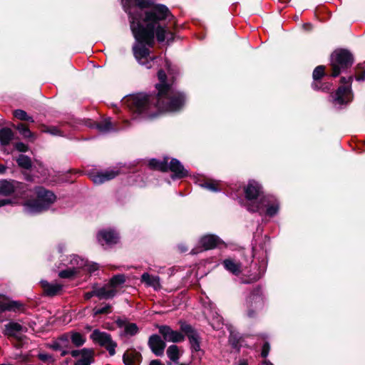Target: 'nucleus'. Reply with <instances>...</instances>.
Listing matches in <instances>:
<instances>
[{
	"label": "nucleus",
	"instance_id": "1",
	"mask_svg": "<svg viewBox=\"0 0 365 365\" xmlns=\"http://www.w3.org/2000/svg\"><path fill=\"white\" fill-rule=\"evenodd\" d=\"M122 3L130 15V28L139 43L153 46L155 34L158 41L165 40L166 31L160 25V21L172 16L165 6L156 5L143 14L142 9L152 7L153 1L122 0Z\"/></svg>",
	"mask_w": 365,
	"mask_h": 365
},
{
	"label": "nucleus",
	"instance_id": "2",
	"mask_svg": "<svg viewBox=\"0 0 365 365\" xmlns=\"http://www.w3.org/2000/svg\"><path fill=\"white\" fill-rule=\"evenodd\" d=\"M158 76L160 83L156 85V96L139 93L129 95L123 99L124 104L133 114L152 119L163 111H175L182 107L183 95L176 91L172 83L167 81L163 71L160 70Z\"/></svg>",
	"mask_w": 365,
	"mask_h": 365
},
{
	"label": "nucleus",
	"instance_id": "3",
	"mask_svg": "<svg viewBox=\"0 0 365 365\" xmlns=\"http://www.w3.org/2000/svg\"><path fill=\"white\" fill-rule=\"evenodd\" d=\"M245 316L258 320L265 313V297L260 285L254 287L245 299Z\"/></svg>",
	"mask_w": 365,
	"mask_h": 365
},
{
	"label": "nucleus",
	"instance_id": "4",
	"mask_svg": "<svg viewBox=\"0 0 365 365\" xmlns=\"http://www.w3.org/2000/svg\"><path fill=\"white\" fill-rule=\"evenodd\" d=\"M37 198L28 200L24 204L25 211L28 213L40 212L48 209L53 204L56 197L51 191L43 187H38L36 190Z\"/></svg>",
	"mask_w": 365,
	"mask_h": 365
},
{
	"label": "nucleus",
	"instance_id": "5",
	"mask_svg": "<svg viewBox=\"0 0 365 365\" xmlns=\"http://www.w3.org/2000/svg\"><path fill=\"white\" fill-rule=\"evenodd\" d=\"M66 261H68L65 264L67 268L61 270L59 274H76L81 270L91 273L98 269L96 263L88 262L77 255H71Z\"/></svg>",
	"mask_w": 365,
	"mask_h": 365
},
{
	"label": "nucleus",
	"instance_id": "6",
	"mask_svg": "<svg viewBox=\"0 0 365 365\" xmlns=\"http://www.w3.org/2000/svg\"><path fill=\"white\" fill-rule=\"evenodd\" d=\"M180 330L187 336L192 353H204L201 349L202 338L197 330L185 321L180 320L178 322Z\"/></svg>",
	"mask_w": 365,
	"mask_h": 365
},
{
	"label": "nucleus",
	"instance_id": "7",
	"mask_svg": "<svg viewBox=\"0 0 365 365\" xmlns=\"http://www.w3.org/2000/svg\"><path fill=\"white\" fill-rule=\"evenodd\" d=\"M352 56L347 51H335L331 54V76L334 77L339 76L341 70L346 68L352 64Z\"/></svg>",
	"mask_w": 365,
	"mask_h": 365
},
{
	"label": "nucleus",
	"instance_id": "8",
	"mask_svg": "<svg viewBox=\"0 0 365 365\" xmlns=\"http://www.w3.org/2000/svg\"><path fill=\"white\" fill-rule=\"evenodd\" d=\"M248 210L259 212L260 215L265 210L267 215L273 216L279 210V204L275 201H272L269 197H263L259 200V202L250 204Z\"/></svg>",
	"mask_w": 365,
	"mask_h": 365
},
{
	"label": "nucleus",
	"instance_id": "9",
	"mask_svg": "<svg viewBox=\"0 0 365 365\" xmlns=\"http://www.w3.org/2000/svg\"><path fill=\"white\" fill-rule=\"evenodd\" d=\"M222 244V241L216 235H207L202 237L199 241L200 247L192 250V254H197L202 250H212Z\"/></svg>",
	"mask_w": 365,
	"mask_h": 365
},
{
	"label": "nucleus",
	"instance_id": "10",
	"mask_svg": "<svg viewBox=\"0 0 365 365\" xmlns=\"http://www.w3.org/2000/svg\"><path fill=\"white\" fill-rule=\"evenodd\" d=\"M158 329L165 341L180 343L185 340V335L181 331L173 330L168 325L159 326Z\"/></svg>",
	"mask_w": 365,
	"mask_h": 365
},
{
	"label": "nucleus",
	"instance_id": "11",
	"mask_svg": "<svg viewBox=\"0 0 365 365\" xmlns=\"http://www.w3.org/2000/svg\"><path fill=\"white\" fill-rule=\"evenodd\" d=\"M351 80V77H349L348 79L344 77L341 78V82L344 85L340 86L338 88L334 98L335 101H336L339 104H342L351 100L352 95L350 88Z\"/></svg>",
	"mask_w": 365,
	"mask_h": 365
},
{
	"label": "nucleus",
	"instance_id": "12",
	"mask_svg": "<svg viewBox=\"0 0 365 365\" xmlns=\"http://www.w3.org/2000/svg\"><path fill=\"white\" fill-rule=\"evenodd\" d=\"M135 57L138 62L145 66L147 68H150L154 63L155 58L150 56L149 50L143 45H138L133 48Z\"/></svg>",
	"mask_w": 365,
	"mask_h": 365
},
{
	"label": "nucleus",
	"instance_id": "13",
	"mask_svg": "<svg viewBox=\"0 0 365 365\" xmlns=\"http://www.w3.org/2000/svg\"><path fill=\"white\" fill-rule=\"evenodd\" d=\"M148 346L156 356H162L164 354L166 343L163 338L162 339L158 334H154L149 336Z\"/></svg>",
	"mask_w": 365,
	"mask_h": 365
},
{
	"label": "nucleus",
	"instance_id": "14",
	"mask_svg": "<svg viewBox=\"0 0 365 365\" xmlns=\"http://www.w3.org/2000/svg\"><path fill=\"white\" fill-rule=\"evenodd\" d=\"M120 174L118 169L114 168L103 172H93L90 173V178L95 184H102L106 181L113 180Z\"/></svg>",
	"mask_w": 365,
	"mask_h": 365
},
{
	"label": "nucleus",
	"instance_id": "15",
	"mask_svg": "<svg viewBox=\"0 0 365 365\" xmlns=\"http://www.w3.org/2000/svg\"><path fill=\"white\" fill-rule=\"evenodd\" d=\"M244 192L246 199L250 201L247 205L248 207L250 204L259 202V200H256L262 192V187L257 182L251 180L244 187Z\"/></svg>",
	"mask_w": 365,
	"mask_h": 365
},
{
	"label": "nucleus",
	"instance_id": "16",
	"mask_svg": "<svg viewBox=\"0 0 365 365\" xmlns=\"http://www.w3.org/2000/svg\"><path fill=\"white\" fill-rule=\"evenodd\" d=\"M43 295L48 297H53L60 295L63 291V284L59 283L48 282L46 280L40 282Z\"/></svg>",
	"mask_w": 365,
	"mask_h": 365
},
{
	"label": "nucleus",
	"instance_id": "17",
	"mask_svg": "<svg viewBox=\"0 0 365 365\" xmlns=\"http://www.w3.org/2000/svg\"><path fill=\"white\" fill-rule=\"evenodd\" d=\"M122 359L125 365H140L143 356L135 348H130L124 352Z\"/></svg>",
	"mask_w": 365,
	"mask_h": 365
},
{
	"label": "nucleus",
	"instance_id": "18",
	"mask_svg": "<svg viewBox=\"0 0 365 365\" xmlns=\"http://www.w3.org/2000/svg\"><path fill=\"white\" fill-rule=\"evenodd\" d=\"M115 322L118 327H124V334L127 336H135L139 331L138 325L135 323H130L125 317H118Z\"/></svg>",
	"mask_w": 365,
	"mask_h": 365
},
{
	"label": "nucleus",
	"instance_id": "19",
	"mask_svg": "<svg viewBox=\"0 0 365 365\" xmlns=\"http://www.w3.org/2000/svg\"><path fill=\"white\" fill-rule=\"evenodd\" d=\"M98 241L102 244L112 245L118 242V234L113 230H102L98 235Z\"/></svg>",
	"mask_w": 365,
	"mask_h": 365
},
{
	"label": "nucleus",
	"instance_id": "20",
	"mask_svg": "<svg viewBox=\"0 0 365 365\" xmlns=\"http://www.w3.org/2000/svg\"><path fill=\"white\" fill-rule=\"evenodd\" d=\"M245 342V337L238 331L231 330L228 336V344L232 349L240 353Z\"/></svg>",
	"mask_w": 365,
	"mask_h": 365
},
{
	"label": "nucleus",
	"instance_id": "21",
	"mask_svg": "<svg viewBox=\"0 0 365 365\" xmlns=\"http://www.w3.org/2000/svg\"><path fill=\"white\" fill-rule=\"evenodd\" d=\"M25 304L20 301L9 300L8 302H0V310L1 312H25Z\"/></svg>",
	"mask_w": 365,
	"mask_h": 365
},
{
	"label": "nucleus",
	"instance_id": "22",
	"mask_svg": "<svg viewBox=\"0 0 365 365\" xmlns=\"http://www.w3.org/2000/svg\"><path fill=\"white\" fill-rule=\"evenodd\" d=\"M95 287L96 297L99 299H110L115 297V292L113 289H110L107 284L103 287H98V284H93Z\"/></svg>",
	"mask_w": 365,
	"mask_h": 365
},
{
	"label": "nucleus",
	"instance_id": "23",
	"mask_svg": "<svg viewBox=\"0 0 365 365\" xmlns=\"http://www.w3.org/2000/svg\"><path fill=\"white\" fill-rule=\"evenodd\" d=\"M168 170L173 173L175 176L178 178H182L187 175V171L184 168L180 161L176 159L171 160L169 165H168Z\"/></svg>",
	"mask_w": 365,
	"mask_h": 365
},
{
	"label": "nucleus",
	"instance_id": "24",
	"mask_svg": "<svg viewBox=\"0 0 365 365\" xmlns=\"http://www.w3.org/2000/svg\"><path fill=\"white\" fill-rule=\"evenodd\" d=\"M91 339L100 346H106L112 339L111 335L107 332L101 331L98 329H95L91 334Z\"/></svg>",
	"mask_w": 365,
	"mask_h": 365
},
{
	"label": "nucleus",
	"instance_id": "25",
	"mask_svg": "<svg viewBox=\"0 0 365 365\" xmlns=\"http://www.w3.org/2000/svg\"><path fill=\"white\" fill-rule=\"evenodd\" d=\"M94 354L93 349H82L81 358L77 360L74 365H91L94 361Z\"/></svg>",
	"mask_w": 365,
	"mask_h": 365
},
{
	"label": "nucleus",
	"instance_id": "26",
	"mask_svg": "<svg viewBox=\"0 0 365 365\" xmlns=\"http://www.w3.org/2000/svg\"><path fill=\"white\" fill-rule=\"evenodd\" d=\"M158 275H141L140 282L148 287H152L155 290L161 289V284Z\"/></svg>",
	"mask_w": 365,
	"mask_h": 365
},
{
	"label": "nucleus",
	"instance_id": "27",
	"mask_svg": "<svg viewBox=\"0 0 365 365\" xmlns=\"http://www.w3.org/2000/svg\"><path fill=\"white\" fill-rule=\"evenodd\" d=\"M125 282V275H113V277L109 279L107 286H108L110 289H113L116 295L118 289L121 287Z\"/></svg>",
	"mask_w": 365,
	"mask_h": 365
},
{
	"label": "nucleus",
	"instance_id": "28",
	"mask_svg": "<svg viewBox=\"0 0 365 365\" xmlns=\"http://www.w3.org/2000/svg\"><path fill=\"white\" fill-rule=\"evenodd\" d=\"M17 184V182L14 181H0V195L6 196L12 194L15 191Z\"/></svg>",
	"mask_w": 365,
	"mask_h": 365
},
{
	"label": "nucleus",
	"instance_id": "29",
	"mask_svg": "<svg viewBox=\"0 0 365 365\" xmlns=\"http://www.w3.org/2000/svg\"><path fill=\"white\" fill-rule=\"evenodd\" d=\"M222 264L227 271L233 274L241 272L242 264L239 261L235 259H226L223 261Z\"/></svg>",
	"mask_w": 365,
	"mask_h": 365
},
{
	"label": "nucleus",
	"instance_id": "30",
	"mask_svg": "<svg viewBox=\"0 0 365 365\" xmlns=\"http://www.w3.org/2000/svg\"><path fill=\"white\" fill-rule=\"evenodd\" d=\"M6 334L9 336H15L16 333L23 331V326L15 322H10L5 325Z\"/></svg>",
	"mask_w": 365,
	"mask_h": 365
},
{
	"label": "nucleus",
	"instance_id": "31",
	"mask_svg": "<svg viewBox=\"0 0 365 365\" xmlns=\"http://www.w3.org/2000/svg\"><path fill=\"white\" fill-rule=\"evenodd\" d=\"M13 132L10 128H4L0 130V142L2 145H9L13 138Z\"/></svg>",
	"mask_w": 365,
	"mask_h": 365
},
{
	"label": "nucleus",
	"instance_id": "32",
	"mask_svg": "<svg viewBox=\"0 0 365 365\" xmlns=\"http://www.w3.org/2000/svg\"><path fill=\"white\" fill-rule=\"evenodd\" d=\"M168 357L174 363H177L180 358L179 348L177 345H170L166 351Z\"/></svg>",
	"mask_w": 365,
	"mask_h": 365
},
{
	"label": "nucleus",
	"instance_id": "33",
	"mask_svg": "<svg viewBox=\"0 0 365 365\" xmlns=\"http://www.w3.org/2000/svg\"><path fill=\"white\" fill-rule=\"evenodd\" d=\"M16 129L19 131V133L24 136L25 138H29L31 140H34L36 139V135L33 133L29 128V127L24 124L19 123L16 126Z\"/></svg>",
	"mask_w": 365,
	"mask_h": 365
},
{
	"label": "nucleus",
	"instance_id": "34",
	"mask_svg": "<svg viewBox=\"0 0 365 365\" xmlns=\"http://www.w3.org/2000/svg\"><path fill=\"white\" fill-rule=\"evenodd\" d=\"M71 342L77 347L83 346L86 342V338L84 336L77 331L71 332Z\"/></svg>",
	"mask_w": 365,
	"mask_h": 365
},
{
	"label": "nucleus",
	"instance_id": "35",
	"mask_svg": "<svg viewBox=\"0 0 365 365\" xmlns=\"http://www.w3.org/2000/svg\"><path fill=\"white\" fill-rule=\"evenodd\" d=\"M149 165L153 169L159 170L163 172L168 170L167 160L158 161L153 159L149 162Z\"/></svg>",
	"mask_w": 365,
	"mask_h": 365
},
{
	"label": "nucleus",
	"instance_id": "36",
	"mask_svg": "<svg viewBox=\"0 0 365 365\" xmlns=\"http://www.w3.org/2000/svg\"><path fill=\"white\" fill-rule=\"evenodd\" d=\"M93 317L101 314H108L113 312V307L110 304H106L103 307L97 308L95 307L93 309Z\"/></svg>",
	"mask_w": 365,
	"mask_h": 365
},
{
	"label": "nucleus",
	"instance_id": "37",
	"mask_svg": "<svg viewBox=\"0 0 365 365\" xmlns=\"http://www.w3.org/2000/svg\"><path fill=\"white\" fill-rule=\"evenodd\" d=\"M260 275H241L239 278L240 284H252L259 279Z\"/></svg>",
	"mask_w": 365,
	"mask_h": 365
},
{
	"label": "nucleus",
	"instance_id": "38",
	"mask_svg": "<svg viewBox=\"0 0 365 365\" xmlns=\"http://www.w3.org/2000/svg\"><path fill=\"white\" fill-rule=\"evenodd\" d=\"M97 128L101 132L103 133L113 130L110 119H105L103 121L98 124Z\"/></svg>",
	"mask_w": 365,
	"mask_h": 365
},
{
	"label": "nucleus",
	"instance_id": "39",
	"mask_svg": "<svg viewBox=\"0 0 365 365\" xmlns=\"http://www.w3.org/2000/svg\"><path fill=\"white\" fill-rule=\"evenodd\" d=\"M18 165L25 169H29L31 166V162L29 157L21 155L16 160Z\"/></svg>",
	"mask_w": 365,
	"mask_h": 365
},
{
	"label": "nucleus",
	"instance_id": "40",
	"mask_svg": "<svg viewBox=\"0 0 365 365\" xmlns=\"http://www.w3.org/2000/svg\"><path fill=\"white\" fill-rule=\"evenodd\" d=\"M14 115L16 118H18L21 120H28V121L34 122L33 118L31 116H29L27 115V113L23 110L18 109V110H14Z\"/></svg>",
	"mask_w": 365,
	"mask_h": 365
},
{
	"label": "nucleus",
	"instance_id": "41",
	"mask_svg": "<svg viewBox=\"0 0 365 365\" xmlns=\"http://www.w3.org/2000/svg\"><path fill=\"white\" fill-rule=\"evenodd\" d=\"M103 347L106 349L110 356H113L115 354L117 343L111 339L110 341L108 344H106V346H103Z\"/></svg>",
	"mask_w": 365,
	"mask_h": 365
},
{
	"label": "nucleus",
	"instance_id": "42",
	"mask_svg": "<svg viewBox=\"0 0 365 365\" xmlns=\"http://www.w3.org/2000/svg\"><path fill=\"white\" fill-rule=\"evenodd\" d=\"M324 74V67L323 66H317L313 71V78L314 80L320 79Z\"/></svg>",
	"mask_w": 365,
	"mask_h": 365
},
{
	"label": "nucleus",
	"instance_id": "43",
	"mask_svg": "<svg viewBox=\"0 0 365 365\" xmlns=\"http://www.w3.org/2000/svg\"><path fill=\"white\" fill-rule=\"evenodd\" d=\"M38 359L43 362L50 361L51 363H53L55 359L53 358L52 355L44 354V353H40L37 356Z\"/></svg>",
	"mask_w": 365,
	"mask_h": 365
},
{
	"label": "nucleus",
	"instance_id": "44",
	"mask_svg": "<svg viewBox=\"0 0 365 365\" xmlns=\"http://www.w3.org/2000/svg\"><path fill=\"white\" fill-rule=\"evenodd\" d=\"M218 183L215 181H208L203 184V187L211 190V191H217L218 190Z\"/></svg>",
	"mask_w": 365,
	"mask_h": 365
},
{
	"label": "nucleus",
	"instance_id": "45",
	"mask_svg": "<svg viewBox=\"0 0 365 365\" xmlns=\"http://www.w3.org/2000/svg\"><path fill=\"white\" fill-rule=\"evenodd\" d=\"M57 340L61 344H63L64 347H68L69 344V335L68 333L63 334L58 337Z\"/></svg>",
	"mask_w": 365,
	"mask_h": 365
},
{
	"label": "nucleus",
	"instance_id": "46",
	"mask_svg": "<svg viewBox=\"0 0 365 365\" xmlns=\"http://www.w3.org/2000/svg\"><path fill=\"white\" fill-rule=\"evenodd\" d=\"M269 351L270 344L268 341H265L262 347L261 356L262 358H266L268 356Z\"/></svg>",
	"mask_w": 365,
	"mask_h": 365
},
{
	"label": "nucleus",
	"instance_id": "47",
	"mask_svg": "<svg viewBox=\"0 0 365 365\" xmlns=\"http://www.w3.org/2000/svg\"><path fill=\"white\" fill-rule=\"evenodd\" d=\"M357 79L364 80L365 78V62L358 67Z\"/></svg>",
	"mask_w": 365,
	"mask_h": 365
},
{
	"label": "nucleus",
	"instance_id": "48",
	"mask_svg": "<svg viewBox=\"0 0 365 365\" xmlns=\"http://www.w3.org/2000/svg\"><path fill=\"white\" fill-rule=\"evenodd\" d=\"M49 347L54 351L61 350L63 348V344H61L58 340L49 344Z\"/></svg>",
	"mask_w": 365,
	"mask_h": 365
},
{
	"label": "nucleus",
	"instance_id": "49",
	"mask_svg": "<svg viewBox=\"0 0 365 365\" xmlns=\"http://www.w3.org/2000/svg\"><path fill=\"white\" fill-rule=\"evenodd\" d=\"M15 148L20 152H26L28 150V146L23 143H16Z\"/></svg>",
	"mask_w": 365,
	"mask_h": 365
},
{
	"label": "nucleus",
	"instance_id": "50",
	"mask_svg": "<svg viewBox=\"0 0 365 365\" xmlns=\"http://www.w3.org/2000/svg\"><path fill=\"white\" fill-rule=\"evenodd\" d=\"M93 297H96V291L95 287H93V285L92 286V290L91 292H88L84 294V299L85 300H89Z\"/></svg>",
	"mask_w": 365,
	"mask_h": 365
},
{
	"label": "nucleus",
	"instance_id": "51",
	"mask_svg": "<svg viewBox=\"0 0 365 365\" xmlns=\"http://www.w3.org/2000/svg\"><path fill=\"white\" fill-rule=\"evenodd\" d=\"M43 132L49 133L52 135H60V130L56 127H51L43 130Z\"/></svg>",
	"mask_w": 365,
	"mask_h": 365
},
{
	"label": "nucleus",
	"instance_id": "52",
	"mask_svg": "<svg viewBox=\"0 0 365 365\" xmlns=\"http://www.w3.org/2000/svg\"><path fill=\"white\" fill-rule=\"evenodd\" d=\"M81 351H82V349L81 350H72L71 351H70V354L73 357H77L80 354L81 355Z\"/></svg>",
	"mask_w": 365,
	"mask_h": 365
},
{
	"label": "nucleus",
	"instance_id": "53",
	"mask_svg": "<svg viewBox=\"0 0 365 365\" xmlns=\"http://www.w3.org/2000/svg\"><path fill=\"white\" fill-rule=\"evenodd\" d=\"M149 365H165L163 363L161 362L159 359H153L151 360L149 363Z\"/></svg>",
	"mask_w": 365,
	"mask_h": 365
},
{
	"label": "nucleus",
	"instance_id": "54",
	"mask_svg": "<svg viewBox=\"0 0 365 365\" xmlns=\"http://www.w3.org/2000/svg\"><path fill=\"white\" fill-rule=\"evenodd\" d=\"M61 278L64 279H73L76 275H58Z\"/></svg>",
	"mask_w": 365,
	"mask_h": 365
},
{
	"label": "nucleus",
	"instance_id": "55",
	"mask_svg": "<svg viewBox=\"0 0 365 365\" xmlns=\"http://www.w3.org/2000/svg\"><path fill=\"white\" fill-rule=\"evenodd\" d=\"M9 202L7 200H0V207L4 206Z\"/></svg>",
	"mask_w": 365,
	"mask_h": 365
},
{
	"label": "nucleus",
	"instance_id": "56",
	"mask_svg": "<svg viewBox=\"0 0 365 365\" xmlns=\"http://www.w3.org/2000/svg\"><path fill=\"white\" fill-rule=\"evenodd\" d=\"M68 354H70L69 351H68V350H62L61 356H65L66 355H67Z\"/></svg>",
	"mask_w": 365,
	"mask_h": 365
},
{
	"label": "nucleus",
	"instance_id": "57",
	"mask_svg": "<svg viewBox=\"0 0 365 365\" xmlns=\"http://www.w3.org/2000/svg\"><path fill=\"white\" fill-rule=\"evenodd\" d=\"M239 365H248V363L247 360L243 359L240 361Z\"/></svg>",
	"mask_w": 365,
	"mask_h": 365
},
{
	"label": "nucleus",
	"instance_id": "58",
	"mask_svg": "<svg viewBox=\"0 0 365 365\" xmlns=\"http://www.w3.org/2000/svg\"><path fill=\"white\" fill-rule=\"evenodd\" d=\"M5 170H6V168L4 165L0 164V173H4L5 171Z\"/></svg>",
	"mask_w": 365,
	"mask_h": 365
},
{
	"label": "nucleus",
	"instance_id": "59",
	"mask_svg": "<svg viewBox=\"0 0 365 365\" xmlns=\"http://www.w3.org/2000/svg\"><path fill=\"white\" fill-rule=\"evenodd\" d=\"M264 364H265V365H273V364L270 361H269V360L264 361Z\"/></svg>",
	"mask_w": 365,
	"mask_h": 365
},
{
	"label": "nucleus",
	"instance_id": "60",
	"mask_svg": "<svg viewBox=\"0 0 365 365\" xmlns=\"http://www.w3.org/2000/svg\"><path fill=\"white\" fill-rule=\"evenodd\" d=\"M180 249L181 252H185L187 250V248L183 246L180 247Z\"/></svg>",
	"mask_w": 365,
	"mask_h": 365
},
{
	"label": "nucleus",
	"instance_id": "61",
	"mask_svg": "<svg viewBox=\"0 0 365 365\" xmlns=\"http://www.w3.org/2000/svg\"><path fill=\"white\" fill-rule=\"evenodd\" d=\"M70 359H66V363L68 364L69 362Z\"/></svg>",
	"mask_w": 365,
	"mask_h": 365
},
{
	"label": "nucleus",
	"instance_id": "62",
	"mask_svg": "<svg viewBox=\"0 0 365 365\" xmlns=\"http://www.w3.org/2000/svg\"><path fill=\"white\" fill-rule=\"evenodd\" d=\"M108 329H109L110 330H112L113 328H110V326H108V327H107Z\"/></svg>",
	"mask_w": 365,
	"mask_h": 365
},
{
	"label": "nucleus",
	"instance_id": "63",
	"mask_svg": "<svg viewBox=\"0 0 365 365\" xmlns=\"http://www.w3.org/2000/svg\"><path fill=\"white\" fill-rule=\"evenodd\" d=\"M108 329H109L110 330H112L113 328H110V326H108V327H107Z\"/></svg>",
	"mask_w": 365,
	"mask_h": 365
},
{
	"label": "nucleus",
	"instance_id": "64",
	"mask_svg": "<svg viewBox=\"0 0 365 365\" xmlns=\"http://www.w3.org/2000/svg\"><path fill=\"white\" fill-rule=\"evenodd\" d=\"M179 365H187V364H184V363H181V364H180Z\"/></svg>",
	"mask_w": 365,
	"mask_h": 365
}]
</instances>
